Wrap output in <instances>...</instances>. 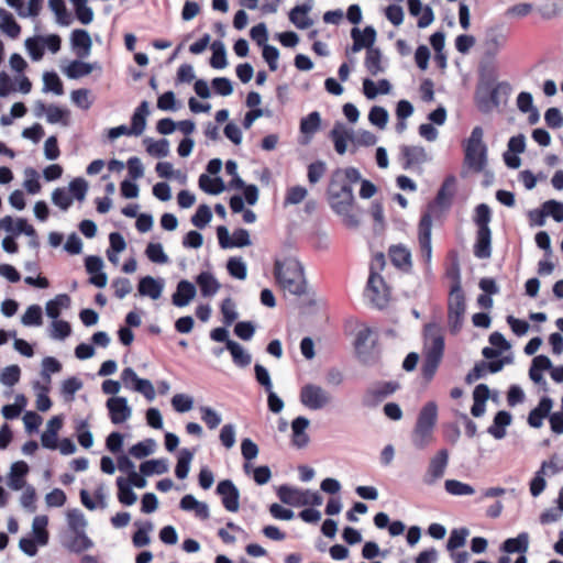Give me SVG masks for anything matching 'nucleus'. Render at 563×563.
Returning <instances> with one entry per match:
<instances>
[{"label":"nucleus","mask_w":563,"mask_h":563,"mask_svg":"<svg viewBox=\"0 0 563 563\" xmlns=\"http://www.w3.org/2000/svg\"><path fill=\"white\" fill-rule=\"evenodd\" d=\"M361 180V173L356 167L336 168L332 172L327 187V200L331 210L341 218L349 229H357L361 224L355 212V197L353 184Z\"/></svg>","instance_id":"obj_1"},{"label":"nucleus","mask_w":563,"mask_h":563,"mask_svg":"<svg viewBox=\"0 0 563 563\" xmlns=\"http://www.w3.org/2000/svg\"><path fill=\"white\" fill-rule=\"evenodd\" d=\"M438 421V406L428 401L419 411L411 434V442L416 449L423 450L432 440L433 430Z\"/></svg>","instance_id":"obj_2"},{"label":"nucleus","mask_w":563,"mask_h":563,"mask_svg":"<svg viewBox=\"0 0 563 563\" xmlns=\"http://www.w3.org/2000/svg\"><path fill=\"white\" fill-rule=\"evenodd\" d=\"M483 136V128L474 126L464 146L465 162L476 172H482L487 165V146Z\"/></svg>","instance_id":"obj_3"},{"label":"nucleus","mask_w":563,"mask_h":563,"mask_svg":"<svg viewBox=\"0 0 563 563\" xmlns=\"http://www.w3.org/2000/svg\"><path fill=\"white\" fill-rule=\"evenodd\" d=\"M277 496L283 504L290 506H321L323 498L318 492L310 489H298L289 485H280L277 488Z\"/></svg>","instance_id":"obj_4"},{"label":"nucleus","mask_w":563,"mask_h":563,"mask_svg":"<svg viewBox=\"0 0 563 563\" xmlns=\"http://www.w3.org/2000/svg\"><path fill=\"white\" fill-rule=\"evenodd\" d=\"M465 309L464 291L450 292L448 300V324L451 333L456 334L462 329Z\"/></svg>","instance_id":"obj_5"},{"label":"nucleus","mask_w":563,"mask_h":563,"mask_svg":"<svg viewBox=\"0 0 563 563\" xmlns=\"http://www.w3.org/2000/svg\"><path fill=\"white\" fill-rule=\"evenodd\" d=\"M398 388L399 384L397 382H378L365 390L362 405L366 408H375Z\"/></svg>","instance_id":"obj_6"},{"label":"nucleus","mask_w":563,"mask_h":563,"mask_svg":"<svg viewBox=\"0 0 563 563\" xmlns=\"http://www.w3.org/2000/svg\"><path fill=\"white\" fill-rule=\"evenodd\" d=\"M217 236L221 249L245 247L252 244L249 231L243 228L235 229L230 238L228 228L220 225L217 228Z\"/></svg>","instance_id":"obj_7"},{"label":"nucleus","mask_w":563,"mask_h":563,"mask_svg":"<svg viewBox=\"0 0 563 563\" xmlns=\"http://www.w3.org/2000/svg\"><path fill=\"white\" fill-rule=\"evenodd\" d=\"M330 398L327 391L314 384H306L300 389V402L310 410H320Z\"/></svg>","instance_id":"obj_8"},{"label":"nucleus","mask_w":563,"mask_h":563,"mask_svg":"<svg viewBox=\"0 0 563 563\" xmlns=\"http://www.w3.org/2000/svg\"><path fill=\"white\" fill-rule=\"evenodd\" d=\"M274 275L277 282L305 277L303 266L294 257H286L283 261L276 260L274 263Z\"/></svg>","instance_id":"obj_9"},{"label":"nucleus","mask_w":563,"mask_h":563,"mask_svg":"<svg viewBox=\"0 0 563 563\" xmlns=\"http://www.w3.org/2000/svg\"><path fill=\"white\" fill-rule=\"evenodd\" d=\"M216 493L221 496L223 507L235 512L240 507V490L231 479H222L218 483Z\"/></svg>","instance_id":"obj_10"},{"label":"nucleus","mask_w":563,"mask_h":563,"mask_svg":"<svg viewBox=\"0 0 563 563\" xmlns=\"http://www.w3.org/2000/svg\"><path fill=\"white\" fill-rule=\"evenodd\" d=\"M449 463V451L441 449L430 460L428 470L423 477V482L427 485H433L438 479L442 478Z\"/></svg>","instance_id":"obj_11"},{"label":"nucleus","mask_w":563,"mask_h":563,"mask_svg":"<svg viewBox=\"0 0 563 563\" xmlns=\"http://www.w3.org/2000/svg\"><path fill=\"white\" fill-rule=\"evenodd\" d=\"M133 456L136 460H141V441L134 443L129 449V454L120 453L117 455V466L118 470L128 475L126 478H136V476L141 477V470L137 472L135 468L134 462L130 459Z\"/></svg>","instance_id":"obj_12"},{"label":"nucleus","mask_w":563,"mask_h":563,"mask_svg":"<svg viewBox=\"0 0 563 563\" xmlns=\"http://www.w3.org/2000/svg\"><path fill=\"white\" fill-rule=\"evenodd\" d=\"M377 284L384 285L383 277L374 271L371 265L369 276L366 284V292L371 302L378 309H384L388 303V297L385 294H380Z\"/></svg>","instance_id":"obj_13"},{"label":"nucleus","mask_w":563,"mask_h":563,"mask_svg":"<svg viewBox=\"0 0 563 563\" xmlns=\"http://www.w3.org/2000/svg\"><path fill=\"white\" fill-rule=\"evenodd\" d=\"M351 37L353 40V44L351 46V51L353 53L360 52L362 48L369 49V47H375L374 43L377 37V32L373 25H367L361 31L358 27H353L351 30Z\"/></svg>","instance_id":"obj_14"},{"label":"nucleus","mask_w":563,"mask_h":563,"mask_svg":"<svg viewBox=\"0 0 563 563\" xmlns=\"http://www.w3.org/2000/svg\"><path fill=\"white\" fill-rule=\"evenodd\" d=\"M117 486L119 501L125 506H131L137 499L136 494L133 492V487L141 488V477L136 476V478H125L123 476H119L117 478Z\"/></svg>","instance_id":"obj_15"},{"label":"nucleus","mask_w":563,"mask_h":563,"mask_svg":"<svg viewBox=\"0 0 563 563\" xmlns=\"http://www.w3.org/2000/svg\"><path fill=\"white\" fill-rule=\"evenodd\" d=\"M109 417L113 424H120L131 416V408L124 397H111L107 400Z\"/></svg>","instance_id":"obj_16"},{"label":"nucleus","mask_w":563,"mask_h":563,"mask_svg":"<svg viewBox=\"0 0 563 563\" xmlns=\"http://www.w3.org/2000/svg\"><path fill=\"white\" fill-rule=\"evenodd\" d=\"M553 407V400L549 396H542L537 407L530 410L527 422L533 429H539L543 426V420L549 418Z\"/></svg>","instance_id":"obj_17"},{"label":"nucleus","mask_w":563,"mask_h":563,"mask_svg":"<svg viewBox=\"0 0 563 563\" xmlns=\"http://www.w3.org/2000/svg\"><path fill=\"white\" fill-rule=\"evenodd\" d=\"M455 183L456 179L453 175H450L444 179L433 202L430 203L434 206V210L437 207H440L443 210H449L451 208L452 199L455 194Z\"/></svg>","instance_id":"obj_18"},{"label":"nucleus","mask_w":563,"mask_h":563,"mask_svg":"<svg viewBox=\"0 0 563 563\" xmlns=\"http://www.w3.org/2000/svg\"><path fill=\"white\" fill-rule=\"evenodd\" d=\"M400 155L404 169H411L416 165H421L428 161V155L422 146L402 145Z\"/></svg>","instance_id":"obj_19"},{"label":"nucleus","mask_w":563,"mask_h":563,"mask_svg":"<svg viewBox=\"0 0 563 563\" xmlns=\"http://www.w3.org/2000/svg\"><path fill=\"white\" fill-rule=\"evenodd\" d=\"M329 137L334 144L338 154L343 155L347 150V141L352 142L353 130L347 129L343 122H335L333 129L329 133Z\"/></svg>","instance_id":"obj_20"},{"label":"nucleus","mask_w":563,"mask_h":563,"mask_svg":"<svg viewBox=\"0 0 563 563\" xmlns=\"http://www.w3.org/2000/svg\"><path fill=\"white\" fill-rule=\"evenodd\" d=\"M492 230L477 229L473 253L476 258L487 260L492 256Z\"/></svg>","instance_id":"obj_21"},{"label":"nucleus","mask_w":563,"mask_h":563,"mask_svg":"<svg viewBox=\"0 0 563 563\" xmlns=\"http://www.w3.org/2000/svg\"><path fill=\"white\" fill-rule=\"evenodd\" d=\"M196 286L187 280L181 279L178 282L175 292L172 296V302L176 307H186L196 297Z\"/></svg>","instance_id":"obj_22"},{"label":"nucleus","mask_w":563,"mask_h":563,"mask_svg":"<svg viewBox=\"0 0 563 563\" xmlns=\"http://www.w3.org/2000/svg\"><path fill=\"white\" fill-rule=\"evenodd\" d=\"M36 115H41L43 112L46 113V119L49 123H62L68 125L69 123V111L55 104L46 106L44 102L38 101L36 103Z\"/></svg>","instance_id":"obj_23"},{"label":"nucleus","mask_w":563,"mask_h":563,"mask_svg":"<svg viewBox=\"0 0 563 563\" xmlns=\"http://www.w3.org/2000/svg\"><path fill=\"white\" fill-rule=\"evenodd\" d=\"M512 422V416L507 410H499L493 419V423L487 428V433L496 440H501L506 437V429Z\"/></svg>","instance_id":"obj_24"},{"label":"nucleus","mask_w":563,"mask_h":563,"mask_svg":"<svg viewBox=\"0 0 563 563\" xmlns=\"http://www.w3.org/2000/svg\"><path fill=\"white\" fill-rule=\"evenodd\" d=\"M389 257L393 265L404 272H409L412 267L411 253L402 244L391 245L389 247Z\"/></svg>","instance_id":"obj_25"},{"label":"nucleus","mask_w":563,"mask_h":563,"mask_svg":"<svg viewBox=\"0 0 563 563\" xmlns=\"http://www.w3.org/2000/svg\"><path fill=\"white\" fill-rule=\"evenodd\" d=\"M312 7L308 3L295 5L288 13L289 21L299 30L310 27L313 21L308 16Z\"/></svg>","instance_id":"obj_26"},{"label":"nucleus","mask_w":563,"mask_h":563,"mask_svg":"<svg viewBox=\"0 0 563 563\" xmlns=\"http://www.w3.org/2000/svg\"><path fill=\"white\" fill-rule=\"evenodd\" d=\"M309 419L303 416H299L292 420V444L296 448L302 449L308 445L309 435L306 433V429L309 427Z\"/></svg>","instance_id":"obj_27"},{"label":"nucleus","mask_w":563,"mask_h":563,"mask_svg":"<svg viewBox=\"0 0 563 563\" xmlns=\"http://www.w3.org/2000/svg\"><path fill=\"white\" fill-rule=\"evenodd\" d=\"M552 371V362L545 354H538L531 362L529 377L536 384H545L543 372Z\"/></svg>","instance_id":"obj_28"},{"label":"nucleus","mask_w":563,"mask_h":563,"mask_svg":"<svg viewBox=\"0 0 563 563\" xmlns=\"http://www.w3.org/2000/svg\"><path fill=\"white\" fill-rule=\"evenodd\" d=\"M63 545L73 553H81L92 548L93 542L86 532H73L63 540Z\"/></svg>","instance_id":"obj_29"},{"label":"nucleus","mask_w":563,"mask_h":563,"mask_svg":"<svg viewBox=\"0 0 563 563\" xmlns=\"http://www.w3.org/2000/svg\"><path fill=\"white\" fill-rule=\"evenodd\" d=\"M30 472V467L26 462L18 461L11 465L9 474V486L13 490H20L26 486L25 476Z\"/></svg>","instance_id":"obj_30"},{"label":"nucleus","mask_w":563,"mask_h":563,"mask_svg":"<svg viewBox=\"0 0 563 563\" xmlns=\"http://www.w3.org/2000/svg\"><path fill=\"white\" fill-rule=\"evenodd\" d=\"M529 549V533L520 532L516 538L506 539L501 545L500 551L512 554L519 553L520 555L525 554Z\"/></svg>","instance_id":"obj_31"},{"label":"nucleus","mask_w":563,"mask_h":563,"mask_svg":"<svg viewBox=\"0 0 563 563\" xmlns=\"http://www.w3.org/2000/svg\"><path fill=\"white\" fill-rule=\"evenodd\" d=\"M143 145H145L146 153L155 158H165L170 153V143L165 137H162L159 140L144 137Z\"/></svg>","instance_id":"obj_32"},{"label":"nucleus","mask_w":563,"mask_h":563,"mask_svg":"<svg viewBox=\"0 0 563 563\" xmlns=\"http://www.w3.org/2000/svg\"><path fill=\"white\" fill-rule=\"evenodd\" d=\"M545 467H552L554 473L560 472L562 468L558 467L553 461L543 462L539 471L536 472L533 478L530 482V494L533 497H538L545 489L547 482L544 478Z\"/></svg>","instance_id":"obj_33"},{"label":"nucleus","mask_w":563,"mask_h":563,"mask_svg":"<svg viewBox=\"0 0 563 563\" xmlns=\"http://www.w3.org/2000/svg\"><path fill=\"white\" fill-rule=\"evenodd\" d=\"M202 297H212L220 289L221 285L218 279L209 272H201L196 277Z\"/></svg>","instance_id":"obj_34"},{"label":"nucleus","mask_w":563,"mask_h":563,"mask_svg":"<svg viewBox=\"0 0 563 563\" xmlns=\"http://www.w3.org/2000/svg\"><path fill=\"white\" fill-rule=\"evenodd\" d=\"M378 334L368 327L360 329L355 335L354 346L356 352H366L374 349Z\"/></svg>","instance_id":"obj_35"},{"label":"nucleus","mask_w":563,"mask_h":563,"mask_svg":"<svg viewBox=\"0 0 563 563\" xmlns=\"http://www.w3.org/2000/svg\"><path fill=\"white\" fill-rule=\"evenodd\" d=\"M134 133L135 135L141 134V106L136 107L132 117V125H120L109 131V139L114 140L121 135H129Z\"/></svg>","instance_id":"obj_36"},{"label":"nucleus","mask_w":563,"mask_h":563,"mask_svg":"<svg viewBox=\"0 0 563 563\" xmlns=\"http://www.w3.org/2000/svg\"><path fill=\"white\" fill-rule=\"evenodd\" d=\"M169 470V462L167 459H152L143 461V487L146 486L145 477L152 475H162Z\"/></svg>","instance_id":"obj_37"},{"label":"nucleus","mask_w":563,"mask_h":563,"mask_svg":"<svg viewBox=\"0 0 563 563\" xmlns=\"http://www.w3.org/2000/svg\"><path fill=\"white\" fill-rule=\"evenodd\" d=\"M195 455V450L191 451L187 448H183L177 453V463L175 467V476L178 479H185L190 471V464Z\"/></svg>","instance_id":"obj_38"},{"label":"nucleus","mask_w":563,"mask_h":563,"mask_svg":"<svg viewBox=\"0 0 563 563\" xmlns=\"http://www.w3.org/2000/svg\"><path fill=\"white\" fill-rule=\"evenodd\" d=\"M382 57L383 54L378 47H369V49L366 51L364 66L372 76L385 71V67L382 65Z\"/></svg>","instance_id":"obj_39"},{"label":"nucleus","mask_w":563,"mask_h":563,"mask_svg":"<svg viewBox=\"0 0 563 563\" xmlns=\"http://www.w3.org/2000/svg\"><path fill=\"white\" fill-rule=\"evenodd\" d=\"M198 184L201 190L209 195H219L225 190V184L219 176L211 178L207 174H201L198 179Z\"/></svg>","instance_id":"obj_40"},{"label":"nucleus","mask_w":563,"mask_h":563,"mask_svg":"<svg viewBox=\"0 0 563 563\" xmlns=\"http://www.w3.org/2000/svg\"><path fill=\"white\" fill-rule=\"evenodd\" d=\"M0 30L11 38H16L21 33V26L12 13L0 8Z\"/></svg>","instance_id":"obj_41"},{"label":"nucleus","mask_w":563,"mask_h":563,"mask_svg":"<svg viewBox=\"0 0 563 563\" xmlns=\"http://www.w3.org/2000/svg\"><path fill=\"white\" fill-rule=\"evenodd\" d=\"M165 286L163 278H154L152 276H143V297L151 299H158L162 296Z\"/></svg>","instance_id":"obj_42"},{"label":"nucleus","mask_w":563,"mask_h":563,"mask_svg":"<svg viewBox=\"0 0 563 563\" xmlns=\"http://www.w3.org/2000/svg\"><path fill=\"white\" fill-rule=\"evenodd\" d=\"M444 338L441 335L439 330L429 325L426 328V349L427 352H444Z\"/></svg>","instance_id":"obj_43"},{"label":"nucleus","mask_w":563,"mask_h":563,"mask_svg":"<svg viewBox=\"0 0 563 563\" xmlns=\"http://www.w3.org/2000/svg\"><path fill=\"white\" fill-rule=\"evenodd\" d=\"M71 44L75 48H81L82 52H78V56L85 57L88 55L91 47V38L86 30H74L71 33Z\"/></svg>","instance_id":"obj_44"},{"label":"nucleus","mask_w":563,"mask_h":563,"mask_svg":"<svg viewBox=\"0 0 563 563\" xmlns=\"http://www.w3.org/2000/svg\"><path fill=\"white\" fill-rule=\"evenodd\" d=\"M434 206L428 205V210L424 212L418 225V240H431L432 233V216L434 214Z\"/></svg>","instance_id":"obj_45"},{"label":"nucleus","mask_w":563,"mask_h":563,"mask_svg":"<svg viewBox=\"0 0 563 563\" xmlns=\"http://www.w3.org/2000/svg\"><path fill=\"white\" fill-rule=\"evenodd\" d=\"M321 125V115L318 111H312L300 120V132L312 136Z\"/></svg>","instance_id":"obj_46"},{"label":"nucleus","mask_w":563,"mask_h":563,"mask_svg":"<svg viewBox=\"0 0 563 563\" xmlns=\"http://www.w3.org/2000/svg\"><path fill=\"white\" fill-rule=\"evenodd\" d=\"M442 356L443 354H427L421 366L422 377L427 382H430L434 377L437 369L442 361Z\"/></svg>","instance_id":"obj_47"},{"label":"nucleus","mask_w":563,"mask_h":563,"mask_svg":"<svg viewBox=\"0 0 563 563\" xmlns=\"http://www.w3.org/2000/svg\"><path fill=\"white\" fill-rule=\"evenodd\" d=\"M48 523L47 516H36L33 520L34 536L40 545H46L48 543L49 534L46 529Z\"/></svg>","instance_id":"obj_48"},{"label":"nucleus","mask_w":563,"mask_h":563,"mask_svg":"<svg viewBox=\"0 0 563 563\" xmlns=\"http://www.w3.org/2000/svg\"><path fill=\"white\" fill-rule=\"evenodd\" d=\"M34 389L37 391L36 395V408L37 410L45 412L51 409L52 400L48 396L49 385H42L40 382L34 383Z\"/></svg>","instance_id":"obj_49"},{"label":"nucleus","mask_w":563,"mask_h":563,"mask_svg":"<svg viewBox=\"0 0 563 563\" xmlns=\"http://www.w3.org/2000/svg\"><path fill=\"white\" fill-rule=\"evenodd\" d=\"M445 490L453 496H468L475 493L472 485L460 482L457 479H446L444 483Z\"/></svg>","instance_id":"obj_50"},{"label":"nucleus","mask_w":563,"mask_h":563,"mask_svg":"<svg viewBox=\"0 0 563 563\" xmlns=\"http://www.w3.org/2000/svg\"><path fill=\"white\" fill-rule=\"evenodd\" d=\"M109 241L110 250L107 251V256L111 263L117 264V253L122 252L125 249L126 244L123 236L119 232L110 233Z\"/></svg>","instance_id":"obj_51"},{"label":"nucleus","mask_w":563,"mask_h":563,"mask_svg":"<svg viewBox=\"0 0 563 563\" xmlns=\"http://www.w3.org/2000/svg\"><path fill=\"white\" fill-rule=\"evenodd\" d=\"M60 371L62 363L57 358L53 356H46L43 358L41 376L46 385L51 384V375L59 373Z\"/></svg>","instance_id":"obj_52"},{"label":"nucleus","mask_w":563,"mask_h":563,"mask_svg":"<svg viewBox=\"0 0 563 563\" xmlns=\"http://www.w3.org/2000/svg\"><path fill=\"white\" fill-rule=\"evenodd\" d=\"M146 257L155 264H166L169 258L165 253L163 245L161 243L150 242L145 249Z\"/></svg>","instance_id":"obj_53"},{"label":"nucleus","mask_w":563,"mask_h":563,"mask_svg":"<svg viewBox=\"0 0 563 563\" xmlns=\"http://www.w3.org/2000/svg\"><path fill=\"white\" fill-rule=\"evenodd\" d=\"M227 269L230 276L240 280H244L247 276V266L241 257H230Z\"/></svg>","instance_id":"obj_54"},{"label":"nucleus","mask_w":563,"mask_h":563,"mask_svg":"<svg viewBox=\"0 0 563 563\" xmlns=\"http://www.w3.org/2000/svg\"><path fill=\"white\" fill-rule=\"evenodd\" d=\"M67 522L73 532H86L87 521L80 509L74 508L68 510Z\"/></svg>","instance_id":"obj_55"},{"label":"nucleus","mask_w":563,"mask_h":563,"mask_svg":"<svg viewBox=\"0 0 563 563\" xmlns=\"http://www.w3.org/2000/svg\"><path fill=\"white\" fill-rule=\"evenodd\" d=\"M468 534L470 530L465 527L453 529L446 542L448 551H454L462 548L465 544Z\"/></svg>","instance_id":"obj_56"},{"label":"nucleus","mask_w":563,"mask_h":563,"mask_svg":"<svg viewBox=\"0 0 563 563\" xmlns=\"http://www.w3.org/2000/svg\"><path fill=\"white\" fill-rule=\"evenodd\" d=\"M92 65L81 60H73L66 68V75L71 79H77L89 75L92 71Z\"/></svg>","instance_id":"obj_57"},{"label":"nucleus","mask_w":563,"mask_h":563,"mask_svg":"<svg viewBox=\"0 0 563 563\" xmlns=\"http://www.w3.org/2000/svg\"><path fill=\"white\" fill-rule=\"evenodd\" d=\"M212 219V212L208 205H200L195 214L191 217L190 221L191 223L198 228L203 229L209 224V222Z\"/></svg>","instance_id":"obj_58"},{"label":"nucleus","mask_w":563,"mask_h":563,"mask_svg":"<svg viewBox=\"0 0 563 563\" xmlns=\"http://www.w3.org/2000/svg\"><path fill=\"white\" fill-rule=\"evenodd\" d=\"M492 211L488 205L479 203L475 208L474 223L477 229H490Z\"/></svg>","instance_id":"obj_59"},{"label":"nucleus","mask_w":563,"mask_h":563,"mask_svg":"<svg viewBox=\"0 0 563 563\" xmlns=\"http://www.w3.org/2000/svg\"><path fill=\"white\" fill-rule=\"evenodd\" d=\"M25 47L33 60H40L44 55V41L41 36L26 38Z\"/></svg>","instance_id":"obj_60"},{"label":"nucleus","mask_w":563,"mask_h":563,"mask_svg":"<svg viewBox=\"0 0 563 563\" xmlns=\"http://www.w3.org/2000/svg\"><path fill=\"white\" fill-rule=\"evenodd\" d=\"M388 118V111L380 106H373L368 113V121L379 129H384L386 126Z\"/></svg>","instance_id":"obj_61"},{"label":"nucleus","mask_w":563,"mask_h":563,"mask_svg":"<svg viewBox=\"0 0 563 563\" xmlns=\"http://www.w3.org/2000/svg\"><path fill=\"white\" fill-rule=\"evenodd\" d=\"M201 420L206 423V426L213 430L219 427L222 421L221 415L209 406H201Z\"/></svg>","instance_id":"obj_62"},{"label":"nucleus","mask_w":563,"mask_h":563,"mask_svg":"<svg viewBox=\"0 0 563 563\" xmlns=\"http://www.w3.org/2000/svg\"><path fill=\"white\" fill-rule=\"evenodd\" d=\"M21 377V369L19 365H9L3 368L0 374V382L8 387H12L19 383Z\"/></svg>","instance_id":"obj_63"},{"label":"nucleus","mask_w":563,"mask_h":563,"mask_svg":"<svg viewBox=\"0 0 563 563\" xmlns=\"http://www.w3.org/2000/svg\"><path fill=\"white\" fill-rule=\"evenodd\" d=\"M547 217H551L555 222L563 221V202L554 199L548 200L542 205Z\"/></svg>","instance_id":"obj_64"}]
</instances>
